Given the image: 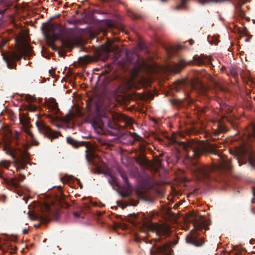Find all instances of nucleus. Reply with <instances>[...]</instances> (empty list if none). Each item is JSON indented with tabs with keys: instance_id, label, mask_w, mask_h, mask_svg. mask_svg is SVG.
<instances>
[{
	"instance_id": "62",
	"label": "nucleus",
	"mask_w": 255,
	"mask_h": 255,
	"mask_svg": "<svg viewBox=\"0 0 255 255\" xmlns=\"http://www.w3.org/2000/svg\"><path fill=\"white\" fill-rule=\"evenodd\" d=\"M0 177H2L0 173Z\"/></svg>"
},
{
	"instance_id": "45",
	"label": "nucleus",
	"mask_w": 255,
	"mask_h": 255,
	"mask_svg": "<svg viewBox=\"0 0 255 255\" xmlns=\"http://www.w3.org/2000/svg\"><path fill=\"white\" fill-rule=\"evenodd\" d=\"M189 44H190V45H192V44H193V43H194V40H192V39H190V40L189 41Z\"/></svg>"
},
{
	"instance_id": "33",
	"label": "nucleus",
	"mask_w": 255,
	"mask_h": 255,
	"mask_svg": "<svg viewBox=\"0 0 255 255\" xmlns=\"http://www.w3.org/2000/svg\"><path fill=\"white\" fill-rule=\"evenodd\" d=\"M249 162L250 164L255 168V157H250L249 158Z\"/></svg>"
},
{
	"instance_id": "42",
	"label": "nucleus",
	"mask_w": 255,
	"mask_h": 255,
	"mask_svg": "<svg viewBox=\"0 0 255 255\" xmlns=\"http://www.w3.org/2000/svg\"><path fill=\"white\" fill-rule=\"evenodd\" d=\"M219 132H224V130L223 128H219Z\"/></svg>"
},
{
	"instance_id": "6",
	"label": "nucleus",
	"mask_w": 255,
	"mask_h": 255,
	"mask_svg": "<svg viewBox=\"0 0 255 255\" xmlns=\"http://www.w3.org/2000/svg\"><path fill=\"white\" fill-rule=\"evenodd\" d=\"M126 80L124 78L119 77L111 82L110 85L113 87L112 90L113 96L117 98L120 94L126 93Z\"/></svg>"
},
{
	"instance_id": "57",
	"label": "nucleus",
	"mask_w": 255,
	"mask_h": 255,
	"mask_svg": "<svg viewBox=\"0 0 255 255\" xmlns=\"http://www.w3.org/2000/svg\"><path fill=\"white\" fill-rule=\"evenodd\" d=\"M129 62H131V63H133L134 62L133 61H131L130 60H129Z\"/></svg>"
},
{
	"instance_id": "2",
	"label": "nucleus",
	"mask_w": 255,
	"mask_h": 255,
	"mask_svg": "<svg viewBox=\"0 0 255 255\" xmlns=\"http://www.w3.org/2000/svg\"><path fill=\"white\" fill-rule=\"evenodd\" d=\"M46 29L47 33H44L45 38L52 43L59 40L65 48H72L78 44L77 38L73 32L65 30L58 23L48 24Z\"/></svg>"
},
{
	"instance_id": "18",
	"label": "nucleus",
	"mask_w": 255,
	"mask_h": 255,
	"mask_svg": "<svg viewBox=\"0 0 255 255\" xmlns=\"http://www.w3.org/2000/svg\"><path fill=\"white\" fill-rule=\"evenodd\" d=\"M118 172L124 181L125 184L127 185V187L129 188L131 187L130 184L129 183V180L128 179V177L127 175V173L126 172H125L123 169L119 168L118 169Z\"/></svg>"
},
{
	"instance_id": "50",
	"label": "nucleus",
	"mask_w": 255,
	"mask_h": 255,
	"mask_svg": "<svg viewBox=\"0 0 255 255\" xmlns=\"http://www.w3.org/2000/svg\"><path fill=\"white\" fill-rule=\"evenodd\" d=\"M226 69V67L225 66H222V68H221V71H224Z\"/></svg>"
},
{
	"instance_id": "25",
	"label": "nucleus",
	"mask_w": 255,
	"mask_h": 255,
	"mask_svg": "<svg viewBox=\"0 0 255 255\" xmlns=\"http://www.w3.org/2000/svg\"><path fill=\"white\" fill-rule=\"evenodd\" d=\"M129 16L134 19H139L142 18V15L137 13H136L134 12H129Z\"/></svg>"
},
{
	"instance_id": "1",
	"label": "nucleus",
	"mask_w": 255,
	"mask_h": 255,
	"mask_svg": "<svg viewBox=\"0 0 255 255\" xmlns=\"http://www.w3.org/2000/svg\"><path fill=\"white\" fill-rule=\"evenodd\" d=\"M232 167L230 161L222 158L220 163L214 168L199 163V164H194L191 170L198 180L206 183L215 179V176L217 175L224 176L227 172L231 170Z\"/></svg>"
},
{
	"instance_id": "21",
	"label": "nucleus",
	"mask_w": 255,
	"mask_h": 255,
	"mask_svg": "<svg viewBox=\"0 0 255 255\" xmlns=\"http://www.w3.org/2000/svg\"><path fill=\"white\" fill-rule=\"evenodd\" d=\"M136 162L140 165L143 166L146 163V160L144 156L140 155L135 158Z\"/></svg>"
},
{
	"instance_id": "49",
	"label": "nucleus",
	"mask_w": 255,
	"mask_h": 255,
	"mask_svg": "<svg viewBox=\"0 0 255 255\" xmlns=\"http://www.w3.org/2000/svg\"><path fill=\"white\" fill-rule=\"evenodd\" d=\"M74 215H75L76 217H79V214H78V213H77V212H74Z\"/></svg>"
},
{
	"instance_id": "28",
	"label": "nucleus",
	"mask_w": 255,
	"mask_h": 255,
	"mask_svg": "<svg viewBox=\"0 0 255 255\" xmlns=\"http://www.w3.org/2000/svg\"><path fill=\"white\" fill-rule=\"evenodd\" d=\"M249 136L255 137V125H253L249 129Z\"/></svg>"
},
{
	"instance_id": "30",
	"label": "nucleus",
	"mask_w": 255,
	"mask_h": 255,
	"mask_svg": "<svg viewBox=\"0 0 255 255\" xmlns=\"http://www.w3.org/2000/svg\"><path fill=\"white\" fill-rule=\"evenodd\" d=\"M36 106L33 105H29L26 107V110L29 112H34L36 110Z\"/></svg>"
},
{
	"instance_id": "7",
	"label": "nucleus",
	"mask_w": 255,
	"mask_h": 255,
	"mask_svg": "<svg viewBox=\"0 0 255 255\" xmlns=\"http://www.w3.org/2000/svg\"><path fill=\"white\" fill-rule=\"evenodd\" d=\"M3 59L8 69H14L16 67V61L20 60L22 56L15 51H4L2 54Z\"/></svg>"
},
{
	"instance_id": "53",
	"label": "nucleus",
	"mask_w": 255,
	"mask_h": 255,
	"mask_svg": "<svg viewBox=\"0 0 255 255\" xmlns=\"http://www.w3.org/2000/svg\"><path fill=\"white\" fill-rule=\"evenodd\" d=\"M39 226H40V225H39V224H38V225H35V226H34V227H36V228H38Z\"/></svg>"
},
{
	"instance_id": "43",
	"label": "nucleus",
	"mask_w": 255,
	"mask_h": 255,
	"mask_svg": "<svg viewBox=\"0 0 255 255\" xmlns=\"http://www.w3.org/2000/svg\"><path fill=\"white\" fill-rule=\"evenodd\" d=\"M28 232V229H24L23 230V234H27Z\"/></svg>"
},
{
	"instance_id": "24",
	"label": "nucleus",
	"mask_w": 255,
	"mask_h": 255,
	"mask_svg": "<svg viewBox=\"0 0 255 255\" xmlns=\"http://www.w3.org/2000/svg\"><path fill=\"white\" fill-rule=\"evenodd\" d=\"M73 118L74 116L71 114H69L63 118L62 121L66 123H69L73 120Z\"/></svg>"
},
{
	"instance_id": "36",
	"label": "nucleus",
	"mask_w": 255,
	"mask_h": 255,
	"mask_svg": "<svg viewBox=\"0 0 255 255\" xmlns=\"http://www.w3.org/2000/svg\"><path fill=\"white\" fill-rule=\"evenodd\" d=\"M24 50L28 53H30L32 51L31 47L29 45H26L24 47Z\"/></svg>"
},
{
	"instance_id": "14",
	"label": "nucleus",
	"mask_w": 255,
	"mask_h": 255,
	"mask_svg": "<svg viewBox=\"0 0 255 255\" xmlns=\"http://www.w3.org/2000/svg\"><path fill=\"white\" fill-rule=\"evenodd\" d=\"M25 176L24 174H19V175L18 177H15L12 178L10 179L9 181H7L6 179H4V181L5 183L9 184L14 187L17 188L19 187V183L21 182L24 178Z\"/></svg>"
},
{
	"instance_id": "15",
	"label": "nucleus",
	"mask_w": 255,
	"mask_h": 255,
	"mask_svg": "<svg viewBox=\"0 0 255 255\" xmlns=\"http://www.w3.org/2000/svg\"><path fill=\"white\" fill-rule=\"evenodd\" d=\"M20 122L23 125L25 128V132L32 137H33V134L29 130L30 128V120L29 118L26 117L25 115H23L20 118Z\"/></svg>"
},
{
	"instance_id": "54",
	"label": "nucleus",
	"mask_w": 255,
	"mask_h": 255,
	"mask_svg": "<svg viewBox=\"0 0 255 255\" xmlns=\"http://www.w3.org/2000/svg\"><path fill=\"white\" fill-rule=\"evenodd\" d=\"M150 253L151 255H154L152 251H151Z\"/></svg>"
},
{
	"instance_id": "23",
	"label": "nucleus",
	"mask_w": 255,
	"mask_h": 255,
	"mask_svg": "<svg viewBox=\"0 0 255 255\" xmlns=\"http://www.w3.org/2000/svg\"><path fill=\"white\" fill-rule=\"evenodd\" d=\"M78 62L80 64L84 65L86 64L89 62V59L87 56H84L83 57H79L78 58Z\"/></svg>"
},
{
	"instance_id": "46",
	"label": "nucleus",
	"mask_w": 255,
	"mask_h": 255,
	"mask_svg": "<svg viewBox=\"0 0 255 255\" xmlns=\"http://www.w3.org/2000/svg\"><path fill=\"white\" fill-rule=\"evenodd\" d=\"M160 238H155V239H154V241H155V242H159V241H160Z\"/></svg>"
},
{
	"instance_id": "41",
	"label": "nucleus",
	"mask_w": 255,
	"mask_h": 255,
	"mask_svg": "<svg viewBox=\"0 0 255 255\" xmlns=\"http://www.w3.org/2000/svg\"><path fill=\"white\" fill-rule=\"evenodd\" d=\"M76 180L78 181V185L80 186L81 188H82V183L81 182V181H80L79 179H77V178H76Z\"/></svg>"
},
{
	"instance_id": "39",
	"label": "nucleus",
	"mask_w": 255,
	"mask_h": 255,
	"mask_svg": "<svg viewBox=\"0 0 255 255\" xmlns=\"http://www.w3.org/2000/svg\"><path fill=\"white\" fill-rule=\"evenodd\" d=\"M6 197L5 195H1L0 197V201H1L2 202L4 203L6 201Z\"/></svg>"
},
{
	"instance_id": "48",
	"label": "nucleus",
	"mask_w": 255,
	"mask_h": 255,
	"mask_svg": "<svg viewBox=\"0 0 255 255\" xmlns=\"http://www.w3.org/2000/svg\"><path fill=\"white\" fill-rule=\"evenodd\" d=\"M137 204V202H134V203H132L131 204V205L133 206H136V205Z\"/></svg>"
},
{
	"instance_id": "59",
	"label": "nucleus",
	"mask_w": 255,
	"mask_h": 255,
	"mask_svg": "<svg viewBox=\"0 0 255 255\" xmlns=\"http://www.w3.org/2000/svg\"><path fill=\"white\" fill-rule=\"evenodd\" d=\"M179 7H180V6H177V9H179Z\"/></svg>"
},
{
	"instance_id": "20",
	"label": "nucleus",
	"mask_w": 255,
	"mask_h": 255,
	"mask_svg": "<svg viewBox=\"0 0 255 255\" xmlns=\"http://www.w3.org/2000/svg\"><path fill=\"white\" fill-rule=\"evenodd\" d=\"M67 142L71 144L73 147L76 148L80 145V143L77 140H75L71 137H68L67 138Z\"/></svg>"
},
{
	"instance_id": "32",
	"label": "nucleus",
	"mask_w": 255,
	"mask_h": 255,
	"mask_svg": "<svg viewBox=\"0 0 255 255\" xmlns=\"http://www.w3.org/2000/svg\"><path fill=\"white\" fill-rule=\"evenodd\" d=\"M35 100V98L31 95H27L25 96V100L28 103L33 102Z\"/></svg>"
},
{
	"instance_id": "10",
	"label": "nucleus",
	"mask_w": 255,
	"mask_h": 255,
	"mask_svg": "<svg viewBox=\"0 0 255 255\" xmlns=\"http://www.w3.org/2000/svg\"><path fill=\"white\" fill-rule=\"evenodd\" d=\"M48 212L47 213H42L41 215H38L35 214H30L29 213V217L33 220H37L40 219L42 223H48L50 221V213L49 212V207H47Z\"/></svg>"
},
{
	"instance_id": "19",
	"label": "nucleus",
	"mask_w": 255,
	"mask_h": 255,
	"mask_svg": "<svg viewBox=\"0 0 255 255\" xmlns=\"http://www.w3.org/2000/svg\"><path fill=\"white\" fill-rule=\"evenodd\" d=\"M137 217L138 215L134 213L129 214L128 217H126V220L135 225L139 222V221L137 220Z\"/></svg>"
},
{
	"instance_id": "34",
	"label": "nucleus",
	"mask_w": 255,
	"mask_h": 255,
	"mask_svg": "<svg viewBox=\"0 0 255 255\" xmlns=\"http://www.w3.org/2000/svg\"><path fill=\"white\" fill-rule=\"evenodd\" d=\"M124 120L126 121L127 124L128 125H132L133 123V121L132 119H130L128 117H125Z\"/></svg>"
},
{
	"instance_id": "37",
	"label": "nucleus",
	"mask_w": 255,
	"mask_h": 255,
	"mask_svg": "<svg viewBox=\"0 0 255 255\" xmlns=\"http://www.w3.org/2000/svg\"><path fill=\"white\" fill-rule=\"evenodd\" d=\"M72 178V176H66L65 177L61 178V180L62 182H64L66 180L68 181Z\"/></svg>"
},
{
	"instance_id": "56",
	"label": "nucleus",
	"mask_w": 255,
	"mask_h": 255,
	"mask_svg": "<svg viewBox=\"0 0 255 255\" xmlns=\"http://www.w3.org/2000/svg\"><path fill=\"white\" fill-rule=\"evenodd\" d=\"M161 1H162V2H164L166 0H160Z\"/></svg>"
},
{
	"instance_id": "4",
	"label": "nucleus",
	"mask_w": 255,
	"mask_h": 255,
	"mask_svg": "<svg viewBox=\"0 0 255 255\" xmlns=\"http://www.w3.org/2000/svg\"><path fill=\"white\" fill-rule=\"evenodd\" d=\"M209 225L204 220L195 222L194 223V229L192 230L186 236V242L196 247L202 246L205 243L204 239L200 237V234L197 231H202L203 229H205L206 231L208 230Z\"/></svg>"
},
{
	"instance_id": "22",
	"label": "nucleus",
	"mask_w": 255,
	"mask_h": 255,
	"mask_svg": "<svg viewBox=\"0 0 255 255\" xmlns=\"http://www.w3.org/2000/svg\"><path fill=\"white\" fill-rule=\"evenodd\" d=\"M7 8V4L3 0H1L0 1V14H4Z\"/></svg>"
},
{
	"instance_id": "16",
	"label": "nucleus",
	"mask_w": 255,
	"mask_h": 255,
	"mask_svg": "<svg viewBox=\"0 0 255 255\" xmlns=\"http://www.w3.org/2000/svg\"><path fill=\"white\" fill-rule=\"evenodd\" d=\"M193 59L196 64L201 65H205L210 60V58L207 55L201 54L200 55H196L193 57Z\"/></svg>"
},
{
	"instance_id": "58",
	"label": "nucleus",
	"mask_w": 255,
	"mask_h": 255,
	"mask_svg": "<svg viewBox=\"0 0 255 255\" xmlns=\"http://www.w3.org/2000/svg\"><path fill=\"white\" fill-rule=\"evenodd\" d=\"M118 218H121L120 215H118Z\"/></svg>"
},
{
	"instance_id": "55",
	"label": "nucleus",
	"mask_w": 255,
	"mask_h": 255,
	"mask_svg": "<svg viewBox=\"0 0 255 255\" xmlns=\"http://www.w3.org/2000/svg\"><path fill=\"white\" fill-rule=\"evenodd\" d=\"M133 56H135V57H137V55L136 54H133Z\"/></svg>"
},
{
	"instance_id": "31",
	"label": "nucleus",
	"mask_w": 255,
	"mask_h": 255,
	"mask_svg": "<svg viewBox=\"0 0 255 255\" xmlns=\"http://www.w3.org/2000/svg\"><path fill=\"white\" fill-rule=\"evenodd\" d=\"M113 70L112 64L107 65L105 66V72L106 74L109 73Z\"/></svg>"
},
{
	"instance_id": "26",
	"label": "nucleus",
	"mask_w": 255,
	"mask_h": 255,
	"mask_svg": "<svg viewBox=\"0 0 255 255\" xmlns=\"http://www.w3.org/2000/svg\"><path fill=\"white\" fill-rule=\"evenodd\" d=\"M221 108L223 110L228 114L232 112V109L226 104H223L221 106Z\"/></svg>"
},
{
	"instance_id": "40",
	"label": "nucleus",
	"mask_w": 255,
	"mask_h": 255,
	"mask_svg": "<svg viewBox=\"0 0 255 255\" xmlns=\"http://www.w3.org/2000/svg\"><path fill=\"white\" fill-rule=\"evenodd\" d=\"M104 124L102 122H101V123H99L98 124V127H99V128H100L101 129L104 128Z\"/></svg>"
},
{
	"instance_id": "3",
	"label": "nucleus",
	"mask_w": 255,
	"mask_h": 255,
	"mask_svg": "<svg viewBox=\"0 0 255 255\" xmlns=\"http://www.w3.org/2000/svg\"><path fill=\"white\" fill-rule=\"evenodd\" d=\"M179 144L186 151L188 156L198 158L204 153H211L215 154L217 152L218 145L216 144L207 143L203 142H197L195 141H181Z\"/></svg>"
},
{
	"instance_id": "52",
	"label": "nucleus",
	"mask_w": 255,
	"mask_h": 255,
	"mask_svg": "<svg viewBox=\"0 0 255 255\" xmlns=\"http://www.w3.org/2000/svg\"><path fill=\"white\" fill-rule=\"evenodd\" d=\"M253 193L254 195L255 196V188L253 189Z\"/></svg>"
},
{
	"instance_id": "27",
	"label": "nucleus",
	"mask_w": 255,
	"mask_h": 255,
	"mask_svg": "<svg viewBox=\"0 0 255 255\" xmlns=\"http://www.w3.org/2000/svg\"><path fill=\"white\" fill-rule=\"evenodd\" d=\"M230 74L235 78L238 77V74L237 69L234 67H232L230 69Z\"/></svg>"
},
{
	"instance_id": "5",
	"label": "nucleus",
	"mask_w": 255,
	"mask_h": 255,
	"mask_svg": "<svg viewBox=\"0 0 255 255\" xmlns=\"http://www.w3.org/2000/svg\"><path fill=\"white\" fill-rule=\"evenodd\" d=\"M143 228L147 231L155 232L157 235L168 236L169 235V228L166 226H161L158 223L144 222L142 224Z\"/></svg>"
},
{
	"instance_id": "35",
	"label": "nucleus",
	"mask_w": 255,
	"mask_h": 255,
	"mask_svg": "<svg viewBox=\"0 0 255 255\" xmlns=\"http://www.w3.org/2000/svg\"><path fill=\"white\" fill-rule=\"evenodd\" d=\"M1 164L2 166H3L5 168L7 169V168H8V167L10 165V163L6 162V161H2L1 163Z\"/></svg>"
},
{
	"instance_id": "44",
	"label": "nucleus",
	"mask_w": 255,
	"mask_h": 255,
	"mask_svg": "<svg viewBox=\"0 0 255 255\" xmlns=\"http://www.w3.org/2000/svg\"><path fill=\"white\" fill-rule=\"evenodd\" d=\"M33 143L36 145H38L39 144V142L38 141H37V140H33Z\"/></svg>"
},
{
	"instance_id": "29",
	"label": "nucleus",
	"mask_w": 255,
	"mask_h": 255,
	"mask_svg": "<svg viewBox=\"0 0 255 255\" xmlns=\"http://www.w3.org/2000/svg\"><path fill=\"white\" fill-rule=\"evenodd\" d=\"M109 183L112 185H118V179L117 178L111 176L109 179Z\"/></svg>"
},
{
	"instance_id": "11",
	"label": "nucleus",
	"mask_w": 255,
	"mask_h": 255,
	"mask_svg": "<svg viewBox=\"0 0 255 255\" xmlns=\"http://www.w3.org/2000/svg\"><path fill=\"white\" fill-rule=\"evenodd\" d=\"M28 153L26 151H23L21 155V159L18 160L16 163V169L17 170L24 169L26 164L28 163Z\"/></svg>"
},
{
	"instance_id": "38",
	"label": "nucleus",
	"mask_w": 255,
	"mask_h": 255,
	"mask_svg": "<svg viewBox=\"0 0 255 255\" xmlns=\"http://www.w3.org/2000/svg\"><path fill=\"white\" fill-rule=\"evenodd\" d=\"M241 5L240 6V7L239 9V10L240 12L239 15L241 17H243L245 15V14L244 12L241 10Z\"/></svg>"
},
{
	"instance_id": "47",
	"label": "nucleus",
	"mask_w": 255,
	"mask_h": 255,
	"mask_svg": "<svg viewBox=\"0 0 255 255\" xmlns=\"http://www.w3.org/2000/svg\"><path fill=\"white\" fill-rule=\"evenodd\" d=\"M181 2L183 4H185L187 1V0H181Z\"/></svg>"
},
{
	"instance_id": "8",
	"label": "nucleus",
	"mask_w": 255,
	"mask_h": 255,
	"mask_svg": "<svg viewBox=\"0 0 255 255\" xmlns=\"http://www.w3.org/2000/svg\"><path fill=\"white\" fill-rule=\"evenodd\" d=\"M48 109L53 113V114L58 115L61 113L58 108V103L54 99H50L49 103L48 105ZM47 117L49 118L51 123H54L61 120V118L58 116L53 117L51 115H47Z\"/></svg>"
},
{
	"instance_id": "60",
	"label": "nucleus",
	"mask_w": 255,
	"mask_h": 255,
	"mask_svg": "<svg viewBox=\"0 0 255 255\" xmlns=\"http://www.w3.org/2000/svg\"><path fill=\"white\" fill-rule=\"evenodd\" d=\"M250 18L248 17L247 20H250Z\"/></svg>"
},
{
	"instance_id": "13",
	"label": "nucleus",
	"mask_w": 255,
	"mask_h": 255,
	"mask_svg": "<svg viewBox=\"0 0 255 255\" xmlns=\"http://www.w3.org/2000/svg\"><path fill=\"white\" fill-rule=\"evenodd\" d=\"M186 63L183 59L179 61V63H174L169 66V70L173 73H178L186 66Z\"/></svg>"
},
{
	"instance_id": "17",
	"label": "nucleus",
	"mask_w": 255,
	"mask_h": 255,
	"mask_svg": "<svg viewBox=\"0 0 255 255\" xmlns=\"http://www.w3.org/2000/svg\"><path fill=\"white\" fill-rule=\"evenodd\" d=\"M104 49L103 52L104 53V56L103 58H102V59L103 61H105L108 58L109 54L111 51V43L107 44V45L104 47ZM102 51H100L99 52V55L100 58H101V57L102 56Z\"/></svg>"
},
{
	"instance_id": "61",
	"label": "nucleus",
	"mask_w": 255,
	"mask_h": 255,
	"mask_svg": "<svg viewBox=\"0 0 255 255\" xmlns=\"http://www.w3.org/2000/svg\"><path fill=\"white\" fill-rule=\"evenodd\" d=\"M138 60V58L136 59V60L135 61V62H136Z\"/></svg>"
},
{
	"instance_id": "12",
	"label": "nucleus",
	"mask_w": 255,
	"mask_h": 255,
	"mask_svg": "<svg viewBox=\"0 0 255 255\" xmlns=\"http://www.w3.org/2000/svg\"><path fill=\"white\" fill-rule=\"evenodd\" d=\"M156 252L157 254L163 255H173V251L170 249V245L168 244H165L161 246H156L155 247Z\"/></svg>"
},
{
	"instance_id": "51",
	"label": "nucleus",
	"mask_w": 255,
	"mask_h": 255,
	"mask_svg": "<svg viewBox=\"0 0 255 255\" xmlns=\"http://www.w3.org/2000/svg\"><path fill=\"white\" fill-rule=\"evenodd\" d=\"M136 193L138 194H141L142 192H141V191H140L139 190H137L136 191Z\"/></svg>"
},
{
	"instance_id": "9",
	"label": "nucleus",
	"mask_w": 255,
	"mask_h": 255,
	"mask_svg": "<svg viewBox=\"0 0 255 255\" xmlns=\"http://www.w3.org/2000/svg\"><path fill=\"white\" fill-rule=\"evenodd\" d=\"M37 127L39 131L44 134L49 139L55 138L57 137L56 133L54 132L48 127L43 123L36 124Z\"/></svg>"
}]
</instances>
